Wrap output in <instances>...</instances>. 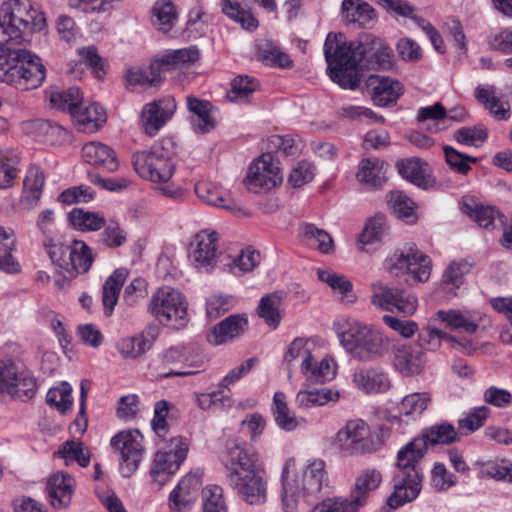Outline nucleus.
<instances>
[{
    "mask_svg": "<svg viewBox=\"0 0 512 512\" xmlns=\"http://www.w3.org/2000/svg\"><path fill=\"white\" fill-rule=\"evenodd\" d=\"M46 26L44 14L30 0H5L0 5V80L18 90L40 87L46 78L42 60L25 49H14L27 31H41Z\"/></svg>",
    "mask_w": 512,
    "mask_h": 512,
    "instance_id": "nucleus-1",
    "label": "nucleus"
},
{
    "mask_svg": "<svg viewBox=\"0 0 512 512\" xmlns=\"http://www.w3.org/2000/svg\"><path fill=\"white\" fill-rule=\"evenodd\" d=\"M323 50L329 77L343 89L354 90L358 86L359 66L389 70L394 65L392 49L383 39L371 34H364L357 41H347L342 33H329Z\"/></svg>",
    "mask_w": 512,
    "mask_h": 512,
    "instance_id": "nucleus-2",
    "label": "nucleus"
},
{
    "mask_svg": "<svg viewBox=\"0 0 512 512\" xmlns=\"http://www.w3.org/2000/svg\"><path fill=\"white\" fill-rule=\"evenodd\" d=\"M226 480L241 500L249 505L267 502V479L256 450L237 439L228 440L223 457Z\"/></svg>",
    "mask_w": 512,
    "mask_h": 512,
    "instance_id": "nucleus-3",
    "label": "nucleus"
},
{
    "mask_svg": "<svg viewBox=\"0 0 512 512\" xmlns=\"http://www.w3.org/2000/svg\"><path fill=\"white\" fill-rule=\"evenodd\" d=\"M281 502L283 512H298L316 500L328 484L325 461L309 459L300 470L294 458H288L281 473Z\"/></svg>",
    "mask_w": 512,
    "mask_h": 512,
    "instance_id": "nucleus-4",
    "label": "nucleus"
},
{
    "mask_svg": "<svg viewBox=\"0 0 512 512\" xmlns=\"http://www.w3.org/2000/svg\"><path fill=\"white\" fill-rule=\"evenodd\" d=\"M334 327L341 346L358 361H378L391 350L392 340L372 324L351 317H339Z\"/></svg>",
    "mask_w": 512,
    "mask_h": 512,
    "instance_id": "nucleus-5",
    "label": "nucleus"
},
{
    "mask_svg": "<svg viewBox=\"0 0 512 512\" xmlns=\"http://www.w3.org/2000/svg\"><path fill=\"white\" fill-rule=\"evenodd\" d=\"M427 451L423 438L418 436L397 451L393 476L394 491L387 500L390 508L397 509L418 497L423 478L420 462Z\"/></svg>",
    "mask_w": 512,
    "mask_h": 512,
    "instance_id": "nucleus-6",
    "label": "nucleus"
},
{
    "mask_svg": "<svg viewBox=\"0 0 512 512\" xmlns=\"http://www.w3.org/2000/svg\"><path fill=\"white\" fill-rule=\"evenodd\" d=\"M135 172L144 180L158 184V192L174 201L185 198V190L172 178L176 172L175 160L162 149L144 150L133 155Z\"/></svg>",
    "mask_w": 512,
    "mask_h": 512,
    "instance_id": "nucleus-7",
    "label": "nucleus"
},
{
    "mask_svg": "<svg viewBox=\"0 0 512 512\" xmlns=\"http://www.w3.org/2000/svg\"><path fill=\"white\" fill-rule=\"evenodd\" d=\"M188 305L180 290L163 286L152 294L147 309L159 323L181 329L189 322Z\"/></svg>",
    "mask_w": 512,
    "mask_h": 512,
    "instance_id": "nucleus-8",
    "label": "nucleus"
},
{
    "mask_svg": "<svg viewBox=\"0 0 512 512\" xmlns=\"http://www.w3.org/2000/svg\"><path fill=\"white\" fill-rule=\"evenodd\" d=\"M383 268L393 277L411 275L414 281L424 283L431 276L432 261L415 244H409L387 256Z\"/></svg>",
    "mask_w": 512,
    "mask_h": 512,
    "instance_id": "nucleus-9",
    "label": "nucleus"
},
{
    "mask_svg": "<svg viewBox=\"0 0 512 512\" xmlns=\"http://www.w3.org/2000/svg\"><path fill=\"white\" fill-rule=\"evenodd\" d=\"M342 450L352 455H367L379 451L384 445L383 435L372 432L368 423L356 418L348 420L336 434Z\"/></svg>",
    "mask_w": 512,
    "mask_h": 512,
    "instance_id": "nucleus-10",
    "label": "nucleus"
},
{
    "mask_svg": "<svg viewBox=\"0 0 512 512\" xmlns=\"http://www.w3.org/2000/svg\"><path fill=\"white\" fill-rule=\"evenodd\" d=\"M37 380L31 370L11 360H0V396L8 394L22 401L32 399Z\"/></svg>",
    "mask_w": 512,
    "mask_h": 512,
    "instance_id": "nucleus-11",
    "label": "nucleus"
},
{
    "mask_svg": "<svg viewBox=\"0 0 512 512\" xmlns=\"http://www.w3.org/2000/svg\"><path fill=\"white\" fill-rule=\"evenodd\" d=\"M188 453L187 440L181 436L172 437L165 449L159 450L152 462L150 476L155 488L164 486L170 476L176 473Z\"/></svg>",
    "mask_w": 512,
    "mask_h": 512,
    "instance_id": "nucleus-12",
    "label": "nucleus"
},
{
    "mask_svg": "<svg viewBox=\"0 0 512 512\" xmlns=\"http://www.w3.org/2000/svg\"><path fill=\"white\" fill-rule=\"evenodd\" d=\"M144 437L137 429L122 430L115 434L110 445L120 455L119 471L125 477H131L139 468L144 455Z\"/></svg>",
    "mask_w": 512,
    "mask_h": 512,
    "instance_id": "nucleus-13",
    "label": "nucleus"
},
{
    "mask_svg": "<svg viewBox=\"0 0 512 512\" xmlns=\"http://www.w3.org/2000/svg\"><path fill=\"white\" fill-rule=\"evenodd\" d=\"M219 240V233L211 229H203L196 233L188 247L190 265L201 273L212 272L220 257Z\"/></svg>",
    "mask_w": 512,
    "mask_h": 512,
    "instance_id": "nucleus-14",
    "label": "nucleus"
},
{
    "mask_svg": "<svg viewBox=\"0 0 512 512\" xmlns=\"http://www.w3.org/2000/svg\"><path fill=\"white\" fill-rule=\"evenodd\" d=\"M283 174L271 153H263L249 166L244 184L252 192L270 191L281 185Z\"/></svg>",
    "mask_w": 512,
    "mask_h": 512,
    "instance_id": "nucleus-15",
    "label": "nucleus"
},
{
    "mask_svg": "<svg viewBox=\"0 0 512 512\" xmlns=\"http://www.w3.org/2000/svg\"><path fill=\"white\" fill-rule=\"evenodd\" d=\"M176 108V101L172 96H165L145 104L139 118L141 129L149 137L156 136L172 118Z\"/></svg>",
    "mask_w": 512,
    "mask_h": 512,
    "instance_id": "nucleus-16",
    "label": "nucleus"
},
{
    "mask_svg": "<svg viewBox=\"0 0 512 512\" xmlns=\"http://www.w3.org/2000/svg\"><path fill=\"white\" fill-rule=\"evenodd\" d=\"M194 191L197 197L207 205L222 208L237 217L248 216V212L230 196L227 190L212 181H198Z\"/></svg>",
    "mask_w": 512,
    "mask_h": 512,
    "instance_id": "nucleus-17",
    "label": "nucleus"
},
{
    "mask_svg": "<svg viewBox=\"0 0 512 512\" xmlns=\"http://www.w3.org/2000/svg\"><path fill=\"white\" fill-rule=\"evenodd\" d=\"M391 351L393 366L403 376L419 374L425 366V352L416 344L393 345Z\"/></svg>",
    "mask_w": 512,
    "mask_h": 512,
    "instance_id": "nucleus-18",
    "label": "nucleus"
},
{
    "mask_svg": "<svg viewBox=\"0 0 512 512\" xmlns=\"http://www.w3.org/2000/svg\"><path fill=\"white\" fill-rule=\"evenodd\" d=\"M201 477L197 473L184 476L171 491L169 505L175 512H186L195 504L201 487Z\"/></svg>",
    "mask_w": 512,
    "mask_h": 512,
    "instance_id": "nucleus-19",
    "label": "nucleus"
},
{
    "mask_svg": "<svg viewBox=\"0 0 512 512\" xmlns=\"http://www.w3.org/2000/svg\"><path fill=\"white\" fill-rule=\"evenodd\" d=\"M366 85L373 103L380 107L396 102L403 94V85L388 76L370 75Z\"/></svg>",
    "mask_w": 512,
    "mask_h": 512,
    "instance_id": "nucleus-20",
    "label": "nucleus"
},
{
    "mask_svg": "<svg viewBox=\"0 0 512 512\" xmlns=\"http://www.w3.org/2000/svg\"><path fill=\"white\" fill-rule=\"evenodd\" d=\"M436 317L452 330L473 334L483 324L485 315L478 310H438Z\"/></svg>",
    "mask_w": 512,
    "mask_h": 512,
    "instance_id": "nucleus-21",
    "label": "nucleus"
},
{
    "mask_svg": "<svg viewBox=\"0 0 512 512\" xmlns=\"http://www.w3.org/2000/svg\"><path fill=\"white\" fill-rule=\"evenodd\" d=\"M315 344L305 338H296L288 346L283 363L288 370V378L292 377L296 366L300 367L303 375L309 373L310 365L313 362Z\"/></svg>",
    "mask_w": 512,
    "mask_h": 512,
    "instance_id": "nucleus-22",
    "label": "nucleus"
},
{
    "mask_svg": "<svg viewBox=\"0 0 512 512\" xmlns=\"http://www.w3.org/2000/svg\"><path fill=\"white\" fill-rule=\"evenodd\" d=\"M382 482V474L375 468L363 470L355 479L350 495L347 497L358 512L367 504L372 491H375Z\"/></svg>",
    "mask_w": 512,
    "mask_h": 512,
    "instance_id": "nucleus-23",
    "label": "nucleus"
},
{
    "mask_svg": "<svg viewBox=\"0 0 512 512\" xmlns=\"http://www.w3.org/2000/svg\"><path fill=\"white\" fill-rule=\"evenodd\" d=\"M46 490L54 508H66L75 490V480L66 472H56L48 478Z\"/></svg>",
    "mask_w": 512,
    "mask_h": 512,
    "instance_id": "nucleus-24",
    "label": "nucleus"
},
{
    "mask_svg": "<svg viewBox=\"0 0 512 512\" xmlns=\"http://www.w3.org/2000/svg\"><path fill=\"white\" fill-rule=\"evenodd\" d=\"M352 381L357 389L366 394L385 393L391 387L388 374L374 368L356 369Z\"/></svg>",
    "mask_w": 512,
    "mask_h": 512,
    "instance_id": "nucleus-25",
    "label": "nucleus"
},
{
    "mask_svg": "<svg viewBox=\"0 0 512 512\" xmlns=\"http://www.w3.org/2000/svg\"><path fill=\"white\" fill-rule=\"evenodd\" d=\"M247 325L248 320L244 315H230L213 327L207 340L214 346L222 345L243 334Z\"/></svg>",
    "mask_w": 512,
    "mask_h": 512,
    "instance_id": "nucleus-26",
    "label": "nucleus"
},
{
    "mask_svg": "<svg viewBox=\"0 0 512 512\" xmlns=\"http://www.w3.org/2000/svg\"><path fill=\"white\" fill-rule=\"evenodd\" d=\"M187 108L191 113L189 122L192 129L199 133H208L215 128L213 117V105L208 100L188 96L186 99Z\"/></svg>",
    "mask_w": 512,
    "mask_h": 512,
    "instance_id": "nucleus-27",
    "label": "nucleus"
},
{
    "mask_svg": "<svg viewBox=\"0 0 512 512\" xmlns=\"http://www.w3.org/2000/svg\"><path fill=\"white\" fill-rule=\"evenodd\" d=\"M199 50L192 45L185 48L169 50L160 55L152 64L151 71H167L185 64L195 63L199 59Z\"/></svg>",
    "mask_w": 512,
    "mask_h": 512,
    "instance_id": "nucleus-28",
    "label": "nucleus"
},
{
    "mask_svg": "<svg viewBox=\"0 0 512 512\" xmlns=\"http://www.w3.org/2000/svg\"><path fill=\"white\" fill-rule=\"evenodd\" d=\"M156 335L151 331H143L133 336L119 339L116 349L125 359H137L146 354L153 346Z\"/></svg>",
    "mask_w": 512,
    "mask_h": 512,
    "instance_id": "nucleus-29",
    "label": "nucleus"
},
{
    "mask_svg": "<svg viewBox=\"0 0 512 512\" xmlns=\"http://www.w3.org/2000/svg\"><path fill=\"white\" fill-rule=\"evenodd\" d=\"M398 173L414 185L427 189L435 180L427 173L428 165L419 158H406L397 162Z\"/></svg>",
    "mask_w": 512,
    "mask_h": 512,
    "instance_id": "nucleus-30",
    "label": "nucleus"
},
{
    "mask_svg": "<svg viewBox=\"0 0 512 512\" xmlns=\"http://www.w3.org/2000/svg\"><path fill=\"white\" fill-rule=\"evenodd\" d=\"M182 370H170L162 377H185L195 375L204 369L207 361L202 349L194 344H182Z\"/></svg>",
    "mask_w": 512,
    "mask_h": 512,
    "instance_id": "nucleus-31",
    "label": "nucleus"
},
{
    "mask_svg": "<svg viewBox=\"0 0 512 512\" xmlns=\"http://www.w3.org/2000/svg\"><path fill=\"white\" fill-rule=\"evenodd\" d=\"M72 118L79 129L84 132L97 131L107 120L105 109L98 103L83 105L82 103L72 112Z\"/></svg>",
    "mask_w": 512,
    "mask_h": 512,
    "instance_id": "nucleus-32",
    "label": "nucleus"
},
{
    "mask_svg": "<svg viewBox=\"0 0 512 512\" xmlns=\"http://www.w3.org/2000/svg\"><path fill=\"white\" fill-rule=\"evenodd\" d=\"M152 26L163 34L169 33L178 21V11L172 0H157L151 7Z\"/></svg>",
    "mask_w": 512,
    "mask_h": 512,
    "instance_id": "nucleus-33",
    "label": "nucleus"
},
{
    "mask_svg": "<svg viewBox=\"0 0 512 512\" xmlns=\"http://www.w3.org/2000/svg\"><path fill=\"white\" fill-rule=\"evenodd\" d=\"M341 15L350 24L366 27L376 20L374 8L363 0H343Z\"/></svg>",
    "mask_w": 512,
    "mask_h": 512,
    "instance_id": "nucleus-34",
    "label": "nucleus"
},
{
    "mask_svg": "<svg viewBox=\"0 0 512 512\" xmlns=\"http://www.w3.org/2000/svg\"><path fill=\"white\" fill-rule=\"evenodd\" d=\"M82 157L85 162L101 166L108 171H115L118 168V161L114 151L107 145L100 142H90L83 146Z\"/></svg>",
    "mask_w": 512,
    "mask_h": 512,
    "instance_id": "nucleus-35",
    "label": "nucleus"
},
{
    "mask_svg": "<svg viewBox=\"0 0 512 512\" xmlns=\"http://www.w3.org/2000/svg\"><path fill=\"white\" fill-rule=\"evenodd\" d=\"M257 314L267 326L276 329L283 316L282 295L273 292L263 296L259 301Z\"/></svg>",
    "mask_w": 512,
    "mask_h": 512,
    "instance_id": "nucleus-36",
    "label": "nucleus"
},
{
    "mask_svg": "<svg viewBox=\"0 0 512 512\" xmlns=\"http://www.w3.org/2000/svg\"><path fill=\"white\" fill-rule=\"evenodd\" d=\"M387 164L379 158H366L359 163L357 179L372 187L381 186L386 180Z\"/></svg>",
    "mask_w": 512,
    "mask_h": 512,
    "instance_id": "nucleus-37",
    "label": "nucleus"
},
{
    "mask_svg": "<svg viewBox=\"0 0 512 512\" xmlns=\"http://www.w3.org/2000/svg\"><path fill=\"white\" fill-rule=\"evenodd\" d=\"M127 276L128 271L125 268H119L106 279L102 289V302L106 315H111L113 312Z\"/></svg>",
    "mask_w": 512,
    "mask_h": 512,
    "instance_id": "nucleus-38",
    "label": "nucleus"
},
{
    "mask_svg": "<svg viewBox=\"0 0 512 512\" xmlns=\"http://www.w3.org/2000/svg\"><path fill=\"white\" fill-rule=\"evenodd\" d=\"M300 236L306 245L319 250L321 253L330 254L334 251V241L331 235L314 224H302L300 226Z\"/></svg>",
    "mask_w": 512,
    "mask_h": 512,
    "instance_id": "nucleus-39",
    "label": "nucleus"
},
{
    "mask_svg": "<svg viewBox=\"0 0 512 512\" xmlns=\"http://www.w3.org/2000/svg\"><path fill=\"white\" fill-rule=\"evenodd\" d=\"M93 260L91 248L81 240H74L71 244L67 273L71 276L84 274L91 268Z\"/></svg>",
    "mask_w": 512,
    "mask_h": 512,
    "instance_id": "nucleus-40",
    "label": "nucleus"
},
{
    "mask_svg": "<svg viewBox=\"0 0 512 512\" xmlns=\"http://www.w3.org/2000/svg\"><path fill=\"white\" fill-rule=\"evenodd\" d=\"M461 210L480 227L486 229L494 228L495 220L499 216V212L493 207L478 204L471 197L463 198Z\"/></svg>",
    "mask_w": 512,
    "mask_h": 512,
    "instance_id": "nucleus-41",
    "label": "nucleus"
},
{
    "mask_svg": "<svg viewBox=\"0 0 512 512\" xmlns=\"http://www.w3.org/2000/svg\"><path fill=\"white\" fill-rule=\"evenodd\" d=\"M431 403V398L426 392H414L404 396L399 405L400 417L407 421H415L421 417Z\"/></svg>",
    "mask_w": 512,
    "mask_h": 512,
    "instance_id": "nucleus-42",
    "label": "nucleus"
},
{
    "mask_svg": "<svg viewBox=\"0 0 512 512\" xmlns=\"http://www.w3.org/2000/svg\"><path fill=\"white\" fill-rule=\"evenodd\" d=\"M387 233V224L384 215L377 214L369 218L359 237L360 249L365 252L370 251V246L378 245L382 242Z\"/></svg>",
    "mask_w": 512,
    "mask_h": 512,
    "instance_id": "nucleus-43",
    "label": "nucleus"
},
{
    "mask_svg": "<svg viewBox=\"0 0 512 512\" xmlns=\"http://www.w3.org/2000/svg\"><path fill=\"white\" fill-rule=\"evenodd\" d=\"M46 95L52 107L68 111L71 115L82 103V95L77 87L68 89L52 87L46 92Z\"/></svg>",
    "mask_w": 512,
    "mask_h": 512,
    "instance_id": "nucleus-44",
    "label": "nucleus"
},
{
    "mask_svg": "<svg viewBox=\"0 0 512 512\" xmlns=\"http://www.w3.org/2000/svg\"><path fill=\"white\" fill-rule=\"evenodd\" d=\"M339 392L330 388L300 390L295 397L298 408L310 409L324 406L329 402H336L339 399Z\"/></svg>",
    "mask_w": 512,
    "mask_h": 512,
    "instance_id": "nucleus-45",
    "label": "nucleus"
},
{
    "mask_svg": "<svg viewBox=\"0 0 512 512\" xmlns=\"http://www.w3.org/2000/svg\"><path fill=\"white\" fill-rule=\"evenodd\" d=\"M14 236L15 232L12 228L0 225V242L4 243V248H0V271L7 274H16L21 271L20 263L12 255L15 249Z\"/></svg>",
    "mask_w": 512,
    "mask_h": 512,
    "instance_id": "nucleus-46",
    "label": "nucleus"
},
{
    "mask_svg": "<svg viewBox=\"0 0 512 512\" xmlns=\"http://www.w3.org/2000/svg\"><path fill=\"white\" fill-rule=\"evenodd\" d=\"M476 99L482 103L489 112L499 120H507L510 117L508 103L502 102L495 95L494 86L479 85L475 90Z\"/></svg>",
    "mask_w": 512,
    "mask_h": 512,
    "instance_id": "nucleus-47",
    "label": "nucleus"
},
{
    "mask_svg": "<svg viewBox=\"0 0 512 512\" xmlns=\"http://www.w3.org/2000/svg\"><path fill=\"white\" fill-rule=\"evenodd\" d=\"M378 3L388 11L394 12L395 14L402 17L411 18L415 24L422 29L427 37L431 36L437 31L436 28L428 20L414 15L413 6L410 5V3L406 0H378Z\"/></svg>",
    "mask_w": 512,
    "mask_h": 512,
    "instance_id": "nucleus-48",
    "label": "nucleus"
},
{
    "mask_svg": "<svg viewBox=\"0 0 512 512\" xmlns=\"http://www.w3.org/2000/svg\"><path fill=\"white\" fill-rule=\"evenodd\" d=\"M272 413L277 426L284 431H293L299 425V421L288 407L286 395L282 391L274 393Z\"/></svg>",
    "mask_w": 512,
    "mask_h": 512,
    "instance_id": "nucleus-49",
    "label": "nucleus"
},
{
    "mask_svg": "<svg viewBox=\"0 0 512 512\" xmlns=\"http://www.w3.org/2000/svg\"><path fill=\"white\" fill-rule=\"evenodd\" d=\"M419 438H423L426 447L428 445L451 444L459 440L455 427L449 423H436L425 428Z\"/></svg>",
    "mask_w": 512,
    "mask_h": 512,
    "instance_id": "nucleus-50",
    "label": "nucleus"
},
{
    "mask_svg": "<svg viewBox=\"0 0 512 512\" xmlns=\"http://www.w3.org/2000/svg\"><path fill=\"white\" fill-rule=\"evenodd\" d=\"M319 280L326 283L333 291L341 295L342 301L353 303L356 299L353 294V284L345 276L326 269H318Z\"/></svg>",
    "mask_w": 512,
    "mask_h": 512,
    "instance_id": "nucleus-51",
    "label": "nucleus"
},
{
    "mask_svg": "<svg viewBox=\"0 0 512 512\" xmlns=\"http://www.w3.org/2000/svg\"><path fill=\"white\" fill-rule=\"evenodd\" d=\"M55 455L64 460L65 466L77 463L80 467H87L91 460L90 453L83 443L73 440L65 441Z\"/></svg>",
    "mask_w": 512,
    "mask_h": 512,
    "instance_id": "nucleus-52",
    "label": "nucleus"
},
{
    "mask_svg": "<svg viewBox=\"0 0 512 512\" xmlns=\"http://www.w3.org/2000/svg\"><path fill=\"white\" fill-rule=\"evenodd\" d=\"M71 225L79 231H97L105 225V218L98 212L85 211L80 208H74L69 213Z\"/></svg>",
    "mask_w": 512,
    "mask_h": 512,
    "instance_id": "nucleus-53",
    "label": "nucleus"
},
{
    "mask_svg": "<svg viewBox=\"0 0 512 512\" xmlns=\"http://www.w3.org/2000/svg\"><path fill=\"white\" fill-rule=\"evenodd\" d=\"M197 406L204 410L210 411L215 409H227L232 406V398L228 391L223 388L212 392H202L195 394Z\"/></svg>",
    "mask_w": 512,
    "mask_h": 512,
    "instance_id": "nucleus-54",
    "label": "nucleus"
},
{
    "mask_svg": "<svg viewBox=\"0 0 512 512\" xmlns=\"http://www.w3.org/2000/svg\"><path fill=\"white\" fill-rule=\"evenodd\" d=\"M479 474L482 477H489L499 481L512 483V463L508 460L477 461Z\"/></svg>",
    "mask_w": 512,
    "mask_h": 512,
    "instance_id": "nucleus-55",
    "label": "nucleus"
},
{
    "mask_svg": "<svg viewBox=\"0 0 512 512\" xmlns=\"http://www.w3.org/2000/svg\"><path fill=\"white\" fill-rule=\"evenodd\" d=\"M399 288L391 287L382 281L371 284V303L376 308L393 312V304Z\"/></svg>",
    "mask_w": 512,
    "mask_h": 512,
    "instance_id": "nucleus-56",
    "label": "nucleus"
},
{
    "mask_svg": "<svg viewBox=\"0 0 512 512\" xmlns=\"http://www.w3.org/2000/svg\"><path fill=\"white\" fill-rule=\"evenodd\" d=\"M261 255L258 251L247 247L235 256L231 263L227 264L228 270L234 275H240L252 271L259 265Z\"/></svg>",
    "mask_w": 512,
    "mask_h": 512,
    "instance_id": "nucleus-57",
    "label": "nucleus"
},
{
    "mask_svg": "<svg viewBox=\"0 0 512 512\" xmlns=\"http://www.w3.org/2000/svg\"><path fill=\"white\" fill-rule=\"evenodd\" d=\"M46 401L60 413L65 414L70 411L73 405L71 385L67 382H63L59 386L49 389L46 395Z\"/></svg>",
    "mask_w": 512,
    "mask_h": 512,
    "instance_id": "nucleus-58",
    "label": "nucleus"
},
{
    "mask_svg": "<svg viewBox=\"0 0 512 512\" xmlns=\"http://www.w3.org/2000/svg\"><path fill=\"white\" fill-rule=\"evenodd\" d=\"M222 11L230 19L241 24L247 30H254L258 27V20L249 10H245L236 1L224 0L222 2Z\"/></svg>",
    "mask_w": 512,
    "mask_h": 512,
    "instance_id": "nucleus-59",
    "label": "nucleus"
},
{
    "mask_svg": "<svg viewBox=\"0 0 512 512\" xmlns=\"http://www.w3.org/2000/svg\"><path fill=\"white\" fill-rule=\"evenodd\" d=\"M209 19L202 7L192 8L187 15L186 33L190 39H198L208 32Z\"/></svg>",
    "mask_w": 512,
    "mask_h": 512,
    "instance_id": "nucleus-60",
    "label": "nucleus"
},
{
    "mask_svg": "<svg viewBox=\"0 0 512 512\" xmlns=\"http://www.w3.org/2000/svg\"><path fill=\"white\" fill-rule=\"evenodd\" d=\"M258 57L262 62L270 66L287 68L292 64V61L286 53L282 52L277 46L268 41L259 45Z\"/></svg>",
    "mask_w": 512,
    "mask_h": 512,
    "instance_id": "nucleus-61",
    "label": "nucleus"
},
{
    "mask_svg": "<svg viewBox=\"0 0 512 512\" xmlns=\"http://www.w3.org/2000/svg\"><path fill=\"white\" fill-rule=\"evenodd\" d=\"M304 376L315 382L331 381L336 376V363L330 357H324L320 361H315L313 358L309 373H305Z\"/></svg>",
    "mask_w": 512,
    "mask_h": 512,
    "instance_id": "nucleus-62",
    "label": "nucleus"
},
{
    "mask_svg": "<svg viewBox=\"0 0 512 512\" xmlns=\"http://www.w3.org/2000/svg\"><path fill=\"white\" fill-rule=\"evenodd\" d=\"M257 82L249 76H238L232 84L231 89L227 92V99L230 102H244L257 89Z\"/></svg>",
    "mask_w": 512,
    "mask_h": 512,
    "instance_id": "nucleus-63",
    "label": "nucleus"
},
{
    "mask_svg": "<svg viewBox=\"0 0 512 512\" xmlns=\"http://www.w3.org/2000/svg\"><path fill=\"white\" fill-rule=\"evenodd\" d=\"M450 335L435 326L428 324L418 334V344L423 351H436L441 347L443 340L449 342Z\"/></svg>",
    "mask_w": 512,
    "mask_h": 512,
    "instance_id": "nucleus-64",
    "label": "nucleus"
}]
</instances>
